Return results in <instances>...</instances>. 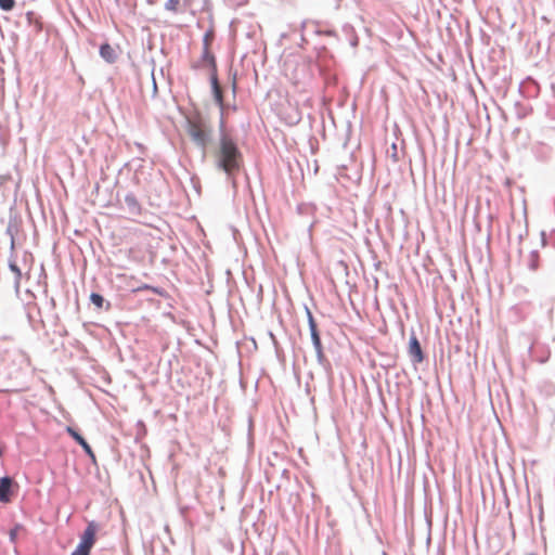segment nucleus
<instances>
[{
    "label": "nucleus",
    "mask_w": 555,
    "mask_h": 555,
    "mask_svg": "<svg viewBox=\"0 0 555 555\" xmlns=\"http://www.w3.org/2000/svg\"><path fill=\"white\" fill-rule=\"evenodd\" d=\"M216 170L225 176V181L237 191V176L244 169V156L237 142L225 130L224 115H220L218 141L212 150Z\"/></svg>",
    "instance_id": "1"
},
{
    "label": "nucleus",
    "mask_w": 555,
    "mask_h": 555,
    "mask_svg": "<svg viewBox=\"0 0 555 555\" xmlns=\"http://www.w3.org/2000/svg\"><path fill=\"white\" fill-rule=\"evenodd\" d=\"M0 359L4 367L10 370V373L17 372L29 364L27 354L17 348L3 350L0 354Z\"/></svg>",
    "instance_id": "2"
},
{
    "label": "nucleus",
    "mask_w": 555,
    "mask_h": 555,
    "mask_svg": "<svg viewBox=\"0 0 555 555\" xmlns=\"http://www.w3.org/2000/svg\"><path fill=\"white\" fill-rule=\"evenodd\" d=\"M207 67L209 69V80L214 100L220 109V115H224L227 107L223 100V91L218 79L216 61L212 62V64H208Z\"/></svg>",
    "instance_id": "3"
},
{
    "label": "nucleus",
    "mask_w": 555,
    "mask_h": 555,
    "mask_svg": "<svg viewBox=\"0 0 555 555\" xmlns=\"http://www.w3.org/2000/svg\"><path fill=\"white\" fill-rule=\"evenodd\" d=\"M189 134L193 142L203 151L205 154L206 147L211 139V130L201 124L191 122L189 126Z\"/></svg>",
    "instance_id": "4"
},
{
    "label": "nucleus",
    "mask_w": 555,
    "mask_h": 555,
    "mask_svg": "<svg viewBox=\"0 0 555 555\" xmlns=\"http://www.w3.org/2000/svg\"><path fill=\"white\" fill-rule=\"evenodd\" d=\"M99 530V525L92 520L89 521L86 529L80 535L79 544L92 550L94 543H95V534Z\"/></svg>",
    "instance_id": "5"
},
{
    "label": "nucleus",
    "mask_w": 555,
    "mask_h": 555,
    "mask_svg": "<svg viewBox=\"0 0 555 555\" xmlns=\"http://www.w3.org/2000/svg\"><path fill=\"white\" fill-rule=\"evenodd\" d=\"M310 336H311V341H312L313 348L315 350L318 363L321 366H323L324 369L330 367L331 364H330V361L327 360V358L325 357V353L323 350V345H322L321 337H320V333L314 332V334H311Z\"/></svg>",
    "instance_id": "6"
},
{
    "label": "nucleus",
    "mask_w": 555,
    "mask_h": 555,
    "mask_svg": "<svg viewBox=\"0 0 555 555\" xmlns=\"http://www.w3.org/2000/svg\"><path fill=\"white\" fill-rule=\"evenodd\" d=\"M409 356L414 363H421L424 360V353L417 337L413 334L409 339Z\"/></svg>",
    "instance_id": "7"
},
{
    "label": "nucleus",
    "mask_w": 555,
    "mask_h": 555,
    "mask_svg": "<svg viewBox=\"0 0 555 555\" xmlns=\"http://www.w3.org/2000/svg\"><path fill=\"white\" fill-rule=\"evenodd\" d=\"M66 433L83 449L85 453L92 460L95 455L87 440L72 426L66 427Z\"/></svg>",
    "instance_id": "8"
},
{
    "label": "nucleus",
    "mask_w": 555,
    "mask_h": 555,
    "mask_svg": "<svg viewBox=\"0 0 555 555\" xmlns=\"http://www.w3.org/2000/svg\"><path fill=\"white\" fill-rule=\"evenodd\" d=\"M13 479L10 476H3L0 478V502L8 503L11 501V488Z\"/></svg>",
    "instance_id": "9"
},
{
    "label": "nucleus",
    "mask_w": 555,
    "mask_h": 555,
    "mask_svg": "<svg viewBox=\"0 0 555 555\" xmlns=\"http://www.w3.org/2000/svg\"><path fill=\"white\" fill-rule=\"evenodd\" d=\"M191 0H167L164 8L172 14L184 13L190 5Z\"/></svg>",
    "instance_id": "10"
},
{
    "label": "nucleus",
    "mask_w": 555,
    "mask_h": 555,
    "mask_svg": "<svg viewBox=\"0 0 555 555\" xmlns=\"http://www.w3.org/2000/svg\"><path fill=\"white\" fill-rule=\"evenodd\" d=\"M125 205L130 215L139 216L141 214V204L133 193L129 192L125 195Z\"/></svg>",
    "instance_id": "11"
},
{
    "label": "nucleus",
    "mask_w": 555,
    "mask_h": 555,
    "mask_svg": "<svg viewBox=\"0 0 555 555\" xmlns=\"http://www.w3.org/2000/svg\"><path fill=\"white\" fill-rule=\"evenodd\" d=\"M99 52L100 56L108 64H113L117 60V53L115 49L107 42L100 46Z\"/></svg>",
    "instance_id": "12"
},
{
    "label": "nucleus",
    "mask_w": 555,
    "mask_h": 555,
    "mask_svg": "<svg viewBox=\"0 0 555 555\" xmlns=\"http://www.w3.org/2000/svg\"><path fill=\"white\" fill-rule=\"evenodd\" d=\"M216 61L215 55L210 52L209 49H203L201 59L192 64L193 69H199L203 67H207L208 64H212Z\"/></svg>",
    "instance_id": "13"
},
{
    "label": "nucleus",
    "mask_w": 555,
    "mask_h": 555,
    "mask_svg": "<svg viewBox=\"0 0 555 555\" xmlns=\"http://www.w3.org/2000/svg\"><path fill=\"white\" fill-rule=\"evenodd\" d=\"M9 268L14 273V284H15L16 289H18L20 281L22 279V272H21V269L18 268V266L16 264L13 254H11V256L9 258Z\"/></svg>",
    "instance_id": "14"
},
{
    "label": "nucleus",
    "mask_w": 555,
    "mask_h": 555,
    "mask_svg": "<svg viewBox=\"0 0 555 555\" xmlns=\"http://www.w3.org/2000/svg\"><path fill=\"white\" fill-rule=\"evenodd\" d=\"M343 30L346 34V36L348 37L350 46L353 47V48L358 47L359 39H358V36L354 33L353 27L351 25L347 24V25H345L343 27Z\"/></svg>",
    "instance_id": "15"
},
{
    "label": "nucleus",
    "mask_w": 555,
    "mask_h": 555,
    "mask_svg": "<svg viewBox=\"0 0 555 555\" xmlns=\"http://www.w3.org/2000/svg\"><path fill=\"white\" fill-rule=\"evenodd\" d=\"M305 310H306V314H307V321H308V325H309V330H310V335L314 334V332H319L317 322L312 315L311 310L307 306L305 307Z\"/></svg>",
    "instance_id": "16"
},
{
    "label": "nucleus",
    "mask_w": 555,
    "mask_h": 555,
    "mask_svg": "<svg viewBox=\"0 0 555 555\" xmlns=\"http://www.w3.org/2000/svg\"><path fill=\"white\" fill-rule=\"evenodd\" d=\"M528 268L535 271L539 268V254L537 250H532L529 255Z\"/></svg>",
    "instance_id": "17"
},
{
    "label": "nucleus",
    "mask_w": 555,
    "mask_h": 555,
    "mask_svg": "<svg viewBox=\"0 0 555 555\" xmlns=\"http://www.w3.org/2000/svg\"><path fill=\"white\" fill-rule=\"evenodd\" d=\"M90 301L99 309H102L105 302L104 297L99 293H91Z\"/></svg>",
    "instance_id": "18"
},
{
    "label": "nucleus",
    "mask_w": 555,
    "mask_h": 555,
    "mask_svg": "<svg viewBox=\"0 0 555 555\" xmlns=\"http://www.w3.org/2000/svg\"><path fill=\"white\" fill-rule=\"evenodd\" d=\"M214 30L208 29L203 37V49H209L211 41L214 40Z\"/></svg>",
    "instance_id": "19"
},
{
    "label": "nucleus",
    "mask_w": 555,
    "mask_h": 555,
    "mask_svg": "<svg viewBox=\"0 0 555 555\" xmlns=\"http://www.w3.org/2000/svg\"><path fill=\"white\" fill-rule=\"evenodd\" d=\"M5 233L10 236V248L13 251L15 247V230L11 223L8 225Z\"/></svg>",
    "instance_id": "20"
},
{
    "label": "nucleus",
    "mask_w": 555,
    "mask_h": 555,
    "mask_svg": "<svg viewBox=\"0 0 555 555\" xmlns=\"http://www.w3.org/2000/svg\"><path fill=\"white\" fill-rule=\"evenodd\" d=\"M91 550L79 544L76 546V548L72 552L70 555H90Z\"/></svg>",
    "instance_id": "21"
},
{
    "label": "nucleus",
    "mask_w": 555,
    "mask_h": 555,
    "mask_svg": "<svg viewBox=\"0 0 555 555\" xmlns=\"http://www.w3.org/2000/svg\"><path fill=\"white\" fill-rule=\"evenodd\" d=\"M15 5V0H0V9L11 11Z\"/></svg>",
    "instance_id": "22"
},
{
    "label": "nucleus",
    "mask_w": 555,
    "mask_h": 555,
    "mask_svg": "<svg viewBox=\"0 0 555 555\" xmlns=\"http://www.w3.org/2000/svg\"><path fill=\"white\" fill-rule=\"evenodd\" d=\"M21 526L16 525L14 528H12L9 532V538L11 542H15L17 538V531L20 530Z\"/></svg>",
    "instance_id": "23"
},
{
    "label": "nucleus",
    "mask_w": 555,
    "mask_h": 555,
    "mask_svg": "<svg viewBox=\"0 0 555 555\" xmlns=\"http://www.w3.org/2000/svg\"><path fill=\"white\" fill-rule=\"evenodd\" d=\"M134 145L138 149L140 155L144 156L145 153H146V147L142 143H140V142H135Z\"/></svg>",
    "instance_id": "24"
},
{
    "label": "nucleus",
    "mask_w": 555,
    "mask_h": 555,
    "mask_svg": "<svg viewBox=\"0 0 555 555\" xmlns=\"http://www.w3.org/2000/svg\"><path fill=\"white\" fill-rule=\"evenodd\" d=\"M152 85H153V98H155L158 89H157V83H156L155 76H154V69L152 70Z\"/></svg>",
    "instance_id": "25"
},
{
    "label": "nucleus",
    "mask_w": 555,
    "mask_h": 555,
    "mask_svg": "<svg viewBox=\"0 0 555 555\" xmlns=\"http://www.w3.org/2000/svg\"><path fill=\"white\" fill-rule=\"evenodd\" d=\"M321 34H324L326 36H334L335 35V31L332 30V29H326V30H322L320 31Z\"/></svg>",
    "instance_id": "26"
},
{
    "label": "nucleus",
    "mask_w": 555,
    "mask_h": 555,
    "mask_svg": "<svg viewBox=\"0 0 555 555\" xmlns=\"http://www.w3.org/2000/svg\"><path fill=\"white\" fill-rule=\"evenodd\" d=\"M232 90H233V93H235V91H236V81H235V77L233 78V82H232Z\"/></svg>",
    "instance_id": "27"
},
{
    "label": "nucleus",
    "mask_w": 555,
    "mask_h": 555,
    "mask_svg": "<svg viewBox=\"0 0 555 555\" xmlns=\"http://www.w3.org/2000/svg\"><path fill=\"white\" fill-rule=\"evenodd\" d=\"M111 308V304L109 302H106V307L105 309L108 310Z\"/></svg>",
    "instance_id": "28"
},
{
    "label": "nucleus",
    "mask_w": 555,
    "mask_h": 555,
    "mask_svg": "<svg viewBox=\"0 0 555 555\" xmlns=\"http://www.w3.org/2000/svg\"><path fill=\"white\" fill-rule=\"evenodd\" d=\"M2 453H3V452H2V449L0 448V457L2 456Z\"/></svg>",
    "instance_id": "29"
}]
</instances>
